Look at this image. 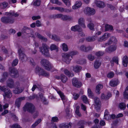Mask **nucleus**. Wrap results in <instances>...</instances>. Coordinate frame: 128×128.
Wrapping results in <instances>:
<instances>
[{"label":"nucleus","instance_id":"obj_58","mask_svg":"<svg viewBox=\"0 0 128 128\" xmlns=\"http://www.w3.org/2000/svg\"><path fill=\"white\" fill-rule=\"evenodd\" d=\"M8 74L7 72H4L2 76V77L6 78V79L7 77H8Z\"/></svg>","mask_w":128,"mask_h":128},{"label":"nucleus","instance_id":"obj_22","mask_svg":"<svg viewBox=\"0 0 128 128\" xmlns=\"http://www.w3.org/2000/svg\"><path fill=\"white\" fill-rule=\"evenodd\" d=\"M36 36L38 38L43 40L45 42H46L48 40L47 38L45 37L38 32H36L35 34Z\"/></svg>","mask_w":128,"mask_h":128},{"label":"nucleus","instance_id":"obj_3","mask_svg":"<svg viewBox=\"0 0 128 128\" xmlns=\"http://www.w3.org/2000/svg\"><path fill=\"white\" fill-rule=\"evenodd\" d=\"M24 110L27 111L29 112L32 114L36 112V108L34 105L32 104L27 103L23 108Z\"/></svg>","mask_w":128,"mask_h":128},{"label":"nucleus","instance_id":"obj_27","mask_svg":"<svg viewBox=\"0 0 128 128\" xmlns=\"http://www.w3.org/2000/svg\"><path fill=\"white\" fill-rule=\"evenodd\" d=\"M23 90V89L21 88L17 87L16 88L15 90H13V92L15 94H18L22 92Z\"/></svg>","mask_w":128,"mask_h":128},{"label":"nucleus","instance_id":"obj_35","mask_svg":"<svg viewBox=\"0 0 128 128\" xmlns=\"http://www.w3.org/2000/svg\"><path fill=\"white\" fill-rule=\"evenodd\" d=\"M88 96L89 97L94 98V94L93 92L91 91L90 89L88 88Z\"/></svg>","mask_w":128,"mask_h":128},{"label":"nucleus","instance_id":"obj_45","mask_svg":"<svg viewBox=\"0 0 128 128\" xmlns=\"http://www.w3.org/2000/svg\"><path fill=\"white\" fill-rule=\"evenodd\" d=\"M72 20V17L70 16L66 15H64V20H65L70 21Z\"/></svg>","mask_w":128,"mask_h":128},{"label":"nucleus","instance_id":"obj_14","mask_svg":"<svg viewBox=\"0 0 128 128\" xmlns=\"http://www.w3.org/2000/svg\"><path fill=\"white\" fill-rule=\"evenodd\" d=\"M92 48L90 46H86L84 45H82L79 48L80 50L82 51L87 52L92 50Z\"/></svg>","mask_w":128,"mask_h":128},{"label":"nucleus","instance_id":"obj_13","mask_svg":"<svg viewBox=\"0 0 128 128\" xmlns=\"http://www.w3.org/2000/svg\"><path fill=\"white\" fill-rule=\"evenodd\" d=\"M94 103L95 104V107L96 106L98 107V109H100V106L101 104V103L100 99L97 97H94Z\"/></svg>","mask_w":128,"mask_h":128},{"label":"nucleus","instance_id":"obj_29","mask_svg":"<svg viewBox=\"0 0 128 128\" xmlns=\"http://www.w3.org/2000/svg\"><path fill=\"white\" fill-rule=\"evenodd\" d=\"M64 74L69 77H72L74 76L73 73L70 72L67 69L64 70Z\"/></svg>","mask_w":128,"mask_h":128},{"label":"nucleus","instance_id":"obj_26","mask_svg":"<svg viewBox=\"0 0 128 128\" xmlns=\"http://www.w3.org/2000/svg\"><path fill=\"white\" fill-rule=\"evenodd\" d=\"M103 87V86L100 84H98L96 87V89L95 90L96 92V94H99L100 93V90Z\"/></svg>","mask_w":128,"mask_h":128},{"label":"nucleus","instance_id":"obj_12","mask_svg":"<svg viewBox=\"0 0 128 128\" xmlns=\"http://www.w3.org/2000/svg\"><path fill=\"white\" fill-rule=\"evenodd\" d=\"M7 86L10 88H13L15 87L14 82L12 79L9 78L6 81Z\"/></svg>","mask_w":128,"mask_h":128},{"label":"nucleus","instance_id":"obj_19","mask_svg":"<svg viewBox=\"0 0 128 128\" xmlns=\"http://www.w3.org/2000/svg\"><path fill=\"white\" fill-rule=\"evenodd\" d=\"M118 84V79L112 80L110 81L109 85L112 87H115Z\"/></svg>","mask_w":128,"mask_h":128},{"label":"nucleus","instance_id":"obj_10","mask_svg":"<svg viewBox=\"0 0 128 128\" xmlns=\"http://www.w3.org/2000/svg\"><path fill=\"white\" fill-rule=\"evenodd\" d=\"M18 52L19 59L22 61H24V59L26 58V56L21 48L18 49Z\"/></svg>","mask_w":128,"mask_h":128},{"label":"nucleus","instance_id":"obj_28","mask_svg":"<svg viewBox=\"0 0 128 128\" xmlns=\"http://www.w3.org/2000/svg\"><path fill=\"white\" fill-rule=\"evenodd\" d=\"M82 5V3L80 1H76L75 5L72 6L74 9L78 8L80 7Z\"/></svg>","mask_w":128,"mask_h":128},{"label":"nucleus","instance_id":"obj_37","mask_svg":"<svg viewBox=\"0 0 128 128\" xmlns=\"http://www.w3.org/2000/svg\"><path fill=\"white\" fill-rule=\"evenodd\" d=\"M50 48L51 50H56V52H58V49L57 46L54 44H52L50 46Z\"/></svg>","mask_w":128,"mask_h":128},{"label":"nucleus","instance_id":"obj_44","mask_svg":"<svg viewBox=\"0 0 128 128\" xmlns=\"http://www.w3.org/2000/svg\"><path fill=\"white\" fill-rule=\"evenodd\" d=\"M65 110L66 116L68 117L71 116V115L70 114V108L69 107L66 108Z\"/></svg>","mask_w":128,"mask_h":128},{"label":"nucleus","instance_id":"obj_61","mask_svg":"<svg viewBox=\"0 0 128 128\" xmlns=\"http://www.w3.org/2000/svg\"><path fill=\"white\" fill-rule=\"evenodd\" d=\"M2 50L5 53L7 54L8 53V51L5 48V47L3 46L2 47Z\"/></svg>","mask_w":128,"mask_h":128},{"label":"nucleus","instance_id":"obj_54","mask_svg":"<svg viewBox=\"0 0 128 128\" xmlns=\"http://www.w3.org/2000/svg\"><path fill=\"white\" fill-rule=\"evenodd\" d=\"M88 59L92 61L95 58V57L94 56H92V54H89L88 56Z\"/></svg>","mask_w":128,"mask_h":128},{"label":"nucleus","instance_id":"obj_11","mask_svg":"<svg viewBox=\"0 0 128 128\" xmlns=\"http://www.w3.org/2000/svg\"><path fill=\"white\" fill-rule=\"evenodd\" d=\"M72 82L74 86L78 88H80L82 85L81 82L79 81L76 78H74L72 79Z\"/></svg>","mask_w":128,"mask_h":128},{"label":"nucleus","instance_id":"obj_9","mask_svg":"<svg viewBox=\"0 0 128 128\" xmlns=\"http://www.w3.org/2000/svg\"><path fill=\"white\" fill-rule=\"evenodd\" d=\"M84 12L88 16L93 15L95 13V10L94 9L88 7L85 8Z\"/></svg>","mask_w":128,"mask_h":128},{"label":"nucleus","instance_id":"obj_60","mask_svg":"<svg viewBox=\"0 0 128 128\" xmlns=\"http://www.w3.org/2000/svg\"><path fill=\"white\" fill-rule=\"evenodd\" d=\"M112 96L110 92H108L107 95L106 96V100L109 99Z\"/></svg>","mask_w":128,"mask_h":128},{"label":"nucleus","instance_id":"obj_18","mask_svg":"<svg viewBox=\"0 0 128 128\" xmlns=\"http://www.w3.org/2000/svg\"><path fill=\"white\" fill-rule=\"evenodd\" d=\"M116 48V47L114 45H112L109 46L106 50V51L108 52H110L115 50Z\"/></svg>","mask_w":128,"mask_h":128},{"label":"nucleus","instance_id":"obj_42","mask_svg":"<svg viewBox=\"0 0 128 128\" xmlns=\"http://www.w3.org/2000/svg\"><path fill=\"white\" fill-rule=\"evenodd\" d=\"M55 17L56 18H61L62 20H64V16L62 14H56Z\"/></svg>","mask_w":128,"mask_h":128},{"label":"nucleus","instance_id":"obj_21","mask_svg":"<svg viewBox=\"0 0 128 128\" xmlns=\"http://www.w3.org/2000/svg\"><path fill=\"white\" fill-rule=\"evenodd\" d=\"M71 30L74 31H78V32H81L82 29L78 25H76L73 26L71 28Z\"/></svg>","mask_w":128,"mask_h":128},{"label":"nucleus","instance_id":"obj_56","mask_svg":"<svg viewBox=\"0 0 128 128\" xmlns=\"http://www.w3.org/2000/svg\"><path fill=\"white\" fill-rule=\"evenodd\" d=\"M58 121V118L57 117H53L52 118L51 120L52 122H57Z\"/></svg>","mask_w":128,"mask_h":128},{"label":"nucleus","instance_id":"obj_38","mask_svg":"<svg viewBox=\"0 0 128 128\" xmlns=\"http://www.w3.org/2000/svg\"><path fill=\"white\" fill-rule=\"evenodd\" d=\"M124 95L125 98L128 99V86L126 87V90L124 92Z\"/></svg>","mask_w":128,"mask_h":128},{"label":"nucleus","instance_id":"obj_32","mask_svg":"<svg viewBox=\"0 0 128 128\" xmlns=\"http://www.w3.org/2000/svg\"><path fill=\"white\" fill-rule=\"evenodd\" d=\"M49 36L50 38H51L53 40L56 41H58L60 40V38L58 37L55 34L51 35H49Z\"/></svg>","mask_w":128,"mask_h":128},{"label":"nucleus","instance_id":"obj_34","mask_svg":"<svg viewBox=\"0 0 128 128\" xmlns=\"http://www.w3.org/2000/svg\"><path fill=\"white\" fill-rule=\"evenodd\" d=\"M96 40L95 36H93L92 37H88L86 38V40L88 42H93Z\"/></svg>","mask_w":128,"mask_h":128},{"label":"nucleus","instance_id":"obj_5","mask_svg":"<svg viewBox=\"0 0 128 128\" xmlns=\"http://www.w3.org/2000/svg\"><path fill=\"white\" fill-rule=\"evenodd\" d=\"M42 66H43L44 69L50 71L52 68V66L49 61L47 60L44 59L40 61Z\"/></svg>","mask_w":128,"mask_h":128},{"label":"nucleus","instance_id":"obj_8","mask_svg":"<svg viewBox=\"0 0 128 128\" xmlns=\"http://www.w3.org/2000/svg\"><path fill=\"white\" fill-rule=\"evenodd\" d=\"M10 74L12 78H16L19 76L18 71L16 69L14 68H10L9 69Z\"/></svg>","mask_w":128,"mask_h":128},{"label":"nucleus","instance_id":"obj_7","mask_svg":"<svg viewBox=\"0 0 128 128\" xmlns=\"http://www.w3.org/2000/svg\"><path fill=\"white\" fill-rule=\"evenodd\" d=\"M1 20L3 23L5 24H13L14 22V19L9 16H3L1 18Z\"/></svg>","mask_w":128,"mask_h":128},{"label":"nucleus","instance_id":"obj_33","mask_svg":"<svg viewBox=\"0 0 128 128\" xmlns=\"http://www.w3.org/2000/svg\"><path fill=\"white\" fill-rule=\"evenodd\" d=\"M87 27L91 30L94 31V25L92 23H90L87 25Z\"/></svg>","mask_w":128,"mask_h":128},{"label":"nucleus","instance_id":"obj_23","mask_svg":"<svg viewBox=\"0 0 128 128\" xmlns=\"http://www.w3.org/2000/svg\"><path fill=\"white\" fill-rule=\"evenodd\" d=\"M122 64L125 67H126L128 64V58L127 56H125L123 58Z\"/></svg>","mask_w":128,"mask_h":128},{"label":"nucleus","instance_id":"obj_40","mask_svg":"<svg viewBox=\"0 0 128 128\" xmlns=\"http://www.w3.org/2000/svg\"><path fill=\"white\" fill-rule=\"evenodd\" d=\"M119 106L121 109L123 110H125L126 106V104L123 102L120 103Z\"/></svg>","mask_w":128,"mask_h":128},{"label":"nucleus","instance_id":"obj_30","mask_svg":"<svg viewBox=\"0 0 128 128\" xmlns=\"http://www.w3.org/2000/svg\"><path fill=\"white\" fill-rule=\"evenodd\" d=\"M105 31H107L108 30H113V27L112 26L106 24L105 26Z\"/></svg>","mask_w":128,"mask_h":128},{"label":"nucleus","instance_id":"obj_24","mask_svg":"<svg viewBox=\"0 0 128 128\" xmlns=\"http://www.w3.org/2000/svg\"><path fill=\"white\" fill-rule=\"evenodd\" d=\"M73 70L76 72H80L82 69V67L79 66H73Z\"/></svg>","mask_w":128,"mask_h":128},{"label":"nucleus","instance_id":"obj_41","mask_svg":"<svg viewBox=\"0 0 128 128\" xmlns=\"http://www.w3.org/2000/svg\"><path fill=\"white\" fill-rule=\"evenodd\" d=\"M57 93L59 94L61 97L63 103H64V95L63 92H62L60 91H57Z\"/></svg>","mask_w":128,"mask_h":128},{"label":"nucleus","instance_id":"obj_49","mask_svg":"<svg viewBox=\"0 0 128 128\" xmlns=\"http://www.w3.org/2000/svg\"><path fill=\"white\" fill-rule=\"evenodd\" d=\"M11 128H22L18 124H14L13 125L10 126Z\"/></svg>","mask_w":128,"mask_h":128},{"label":"nucleus","instance_id":"obj_64","mask_svg":"<svg viewBox=\"0 0 128 128\" xmlns=\"http://www.w3.org/2000/svg\"><path fill=\"white\" fill-rule=\"evenodd\" d=\"M110 38L111 39V40H112V41L113 42H116L117 41V40H116V38L112 36V37H111Z\"/></svg>","mask_w":128,"mask_h":128},{"label":"nucleus","instance_id":"obj_62","mask_svg":"<svg viewBox=\"0 0 128 128\" xmlns=\"http://www.w3.org/2000/svg\"><path fill=\"white\" fill-rule=\"evenodd\" d=\"M64 4L67 6H69L70 4L69 0H64Z\"/></svg>","mask_w":128,"mask_h":128},{"label":"nucleus","instance_id":"obj_20","mask_svg":"<svg viewBox=\"0 0 128 128\" xmlns=\"http://www.w3.org/2000/svg\"><path fill=\"white\" fill-rule=\"evenodd\" d=\"M96 6L100 8H104L105 6V3L101 1H97L95 2Z\"/></svg>","mask_w":128,"mask_h":128},{"label":"nucleus","instance_id":"obj_43","mask_svg":"<svg viewBox=\"0 0 128 128\" xmlns=\"http://www.w3.org/2000/svg\"><path fill=\"white\" fill-rule=\"evenodd\" d=\"M41 120L40 119H38L37 120L32 126V128H34L35 127L41 122Z\"/></svg>","mask_w":128,"mask_h":128},{"label":"nucleus","instance_id":"obj_17","mask_svg":"<svg viewBox=\"0 0 128 128\" xmlns=\"http://www.w3.org/2000/svg\"><path fill=\"white\" fill-rule=\"evenodd\" d=\"M25 99L24 97L19 98L16 99V101L15 105L17 106L18 108H19L21 102L23 100Z\"/></svg>","mask_w":128,"mask_h":128},{"label":"nucleus","instance_id":"obj_4","mask_svg":"<svg viewBox=\"0 0 128 128\" xmlns=\"http://www.w3.org/2000/svg\"><path fill=\"white\" fill-rule=\"evenodd\" d=\"M78 54L77 52L73 51L71 52L70 54L66 53L64 54V62L67 64H69L72 58V56L76 55Z\"/></svg>","mask_w":128,"mask_h":128},{"label":"nucleus","instance_id":"obj_25","mask_svg":"<svg viewBox=\"0 0 128 128\" xmlns=\"http://www.w3.org/2000/svg\"><path fill=\"white\" fill-rule=\"evenodd\" d=\"M86 122L84 120H81L79 121L78 123V126H80L79 128H84V125Z\"/></svg>","mask_w":128,"mask_h":128},{"label":"nucleus","instance_id":"obj_16","mask_svg":"<svg viewBox=\"0 0 128 128\" xmlns=\"http://www.w3.org/2000/svg\"><path fill=\"white\" fill-rule=\"evenodd\" d=\"M78 24L83 28H86L85 24V20L83 18H80L78 19Z\"/></svg>","mask_w":128,"mask_h":128},{"label":"nucleus","instance_id":"obj_63","mask_svg":"<svg viewBox=\"0 0 128 128\" xmlns=\"http://www.w3.org/2000/svg\"><path fill=\"white\" fill-rule=\"evenodd\" d=\"M41 18L40 16H34L32 17V19L33 20H35L38 19H40Z\"/></svg>","mask_w":128,"mask_h":128},{"label":"nucleus","instance_id":"obj_57","mask_svg":"<svg viewBox=\"0 0 128 128\" xmlns=\"http://www.w3.org/2000/svg\"><path fill=\"white\" fill-rule=\"evenodd\" d=\"M112 60L117 64H118V57H114L112 58Z\"/></svg>","mask_w":128,"mask_h":128},{"label":"nucleus","instance_id":"obj_59","mask_svg":"<svg viewBox=\"0 0 128 128\" xmlns=\"http://www.w3.org/2000/svg\"><path fill=\"white\" fill-rule=\"evenodd\" d=\"M36 24L37 27H40L41 25V23L39 20H37L36 21Z\"/></svg>","mask_w":128,"mask_h":128},{"label":"nucleus","instance_id":"obj_15","mask_svg":"<svg viewBox=\"0 0 128 128\" xmlns=\"http://www.w3.org/2000/svg\"><path fill=\"white\" fill-rule=\"evenodd\" d=\"M110 36V34L108 33H104L102 36L98 40L99 42H102L104 41L107 39Z\"/></svg>","mask_w":128,"mask_h":128},{"label":"nucleus","instance_id":"obj_51","mask_svg":"<svg viewBox=\"0 0 128 128\" xmlns=\"http://www.w3.org/2000/svg\"><path fill=\"white\" fill-rule=\"evenodd\" d=\"M56 78L58 79H60L62 81L64 82V75L63 74H61L60 76H56Z\"/></svg>","mask_w":128,"mask_h":128},{"label":"nucleus","instance_id":"obj_48","mask_svg":"<svg viewBox=\"0 0 128 128\" xmlns=\"http://www.w3.org/2000/svg\"><path fill=\"white\" fill-rule=\"evenodd\" d=\"M51 2L54 4H56L59 5L61 4L62 3L58 1V0H51Z\"/></svg>","mask_w":128,"mask_h":128},{"label":"nucleus","instance_id":"obj_47","mask_svg":"<svg viewBox=\"0 0 128 128\" xmlns=\"http://www.w3.org/2000/svg\"><path fill=\"white\" fill-rule=\"evenodd\" d=\"M40 0H36L33 2V5L36 6H38L40 5Z\"/></svg>","mask_w":128,"mask_h":128},{"label":"nucleus","instance_id":"obj_1","mask_svg":"<svg viewBox=\"0 0 128 128\" xmlns=\"http://www.w3.org/2000/svg\"><path fill=\"white\" fill-rule=\"evenodd\" d=\"M39 48L40 52L44 56L47 57L50 56L49 52L50 47L46 44L42 43L41 46Z\"/></svg>","mask_w":128,"mask_h":128},{"label":"nucleus","instance_id":"obj_39","mask_svg":"<svg viewBox=\"0 0 128 128\" xmlns=\"http://www.w3.org/2000/svg\"><path fill=\"white\" fill-rule=\"evenodd\" d=\"M81 98L83 101L84 103L87 104L88 103V100L86 96L85 95H83L81 96Z\"/></svg>","mask_w":128,"mask_h":128},{"label":"nucleus","instance_id":"obj_46","mask_svg":"<svg viewBox=\"0 0 128 128\" xmlns=\"http://www.w3.org/2000/svg\"><path fill=\"white\" fill-rule=\"evenodd\" d=\"M114 73L113 72H111L108 73L107 75V77L109 78H111L114 77Z\"/></svg>","mask_w":128,"mask_h":128},{"label":"nucleus","instance_id":"obj_53","mask_svg":"<svg viewBox=\"0 0 128 128\" xmlns=\"http://www.w3.org/2000/svg\"><path fill=\"white\" fill-rule=\"evenodd\" d=\"M80 94L74 93L73 94V98L74 100H77L80 96Z\"/></svg>","mask_w":128,"mask_h":128},{"label":"nucleus","instance_id":"obj_50","mask_svg":"<svg viewBox=\"0 0 128 128\" xmlns=\"http://www.w3.org/2000/svg\"><path fill=\"white\" fill-rule=\"evenodd\" d=\"M104 54V52L102 51H100L96 52V55L98 56L99 57L103 55Z\"/></svg>","mask_w":128,"mask_h":128},{"label":"nucleus","instance_id":"obj_2","mask_svg":"<svg viewBox=\"0 0 128 128\" xmlns=\"http://www.w3.org/2000/svg\"><path fill=\"white\" fill-rule=\"evenodd\" d=\"M0 90L4 92L3 94L4 98L5 99H7V98H10L12 96V93L10 89L7 88L6 86H0Z\"/></svg>","mask_w":128,"mask_h":128},{"label":"nucleus","instance_id":"obj_36","mask_svg":"<svg viewBox=\"0 0 128 128\" xmlns=\"http://www.w3.org/2000/svg\"><path fill=\"white\" fill-rule=\"evenodd\" d=\"M101 64V63L98 61H96L94 63V67L95 68L98 69L100 67Z\"/></svg>","mask_w":128,"mask_h":128},{"label":"nucleus","instance_id":"obj_31","mask_svg":"<svg viewBox=\"0 0 128 128\" xmlns=\"http://www.w3.org/2000/svg\"><path fill=\"white\" fill-rule=\"evenodd\" d=\"M8 5V3L6 2L0 4V8L2 9H4L6 8Z\"/></svg>","mask_w":128,"mask_h":128},{"label":"nucleus","instance_id":"obj_55","mask_svg":"<svg viewBox=\"0 0 128 128\" xmlns=\"http://www.w3.org/2000/svg\"><path fill=\"white\" fill-rule=\"evenodd\" d=\"M19 14L16 12H11V16L17 17L18 16Z\"/></svg>","mask_w":128,"mask_h":128},{"label":"nucleus","instance_id":"obj_52","mask_svg":"<svg viewBox=\"0 0 128 128\" xmlns=\"http://www.w3.org/2000/svg\"><path fill=\"white\" fill-rule=\"evenodd\" d=\"M18 59H16L14 60L12 63V66H16L18 64Z\"/></svg>","mask_w":128,"mask_h":128},{"label":"nucleus","instance_id":"obj_6","mask_svg":"<svg viewBox=\"0 0 128 128\" xmlns=\"http://www.w3.org/2000/svg\"><path fill=\"white\" fill-rule=\"evenodd\" d=\"M36 73L38 74L39 76H42L46 77L49 76V74L46 72L45 70L40 68L38 66H36L35 69Z\"/></svg>","mask_w":128,"mask_h":128}]
</instances>
